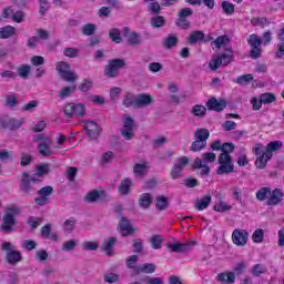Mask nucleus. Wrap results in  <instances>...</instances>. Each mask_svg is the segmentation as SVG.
Returning <instances> with one entry per match:
<instances>
[{
    "label": "nucleus",
    "mask_w": 284,
    "mask_h": 284,
    "mask_svg": "<svg viewBox=\"0 0 284 284\" xmlns=\"http://www.w3.org/2000/svg\"><path fill=\"white\" fill-rule=\"evenodd\" d=\"M57 70L59 72V74L61 75V78L64 81H68L69 83H74V81H77V79H79L77 73H74L72 70H70V64L65 61L58 62Z\"/></svg>",
    "instance_id": "obj_6"
},
{
    "label": "nucleus",
    "mask_w": 284,
    "mask_h": 284,
    "mask_svg": "<svg viewBox=\"0 0 284 284\" xmlns=\"http://www.w3.org/2000/svg\"><path fill=\"white\" fill-rule=\"evenodd\" d=\"M281 201H283V191L281 189H275L270 194L267 205H278Z\"/></svg>",
    "instance_id": "obj_17"
},
{
    "label": "nucleus",
    "mask_w": 284,
    "mask_h": 284,
    "mask_svg": "<svg viewBox=\"0 0 284 284\" xmlns=\"http://www.w3.org/2000/svg\"><path fill=\"white\" fill-rule=\"evenodd\" d=\"M176 43H179V39L176 38V36L174 34H170L169 37H166L164 39L163 45L170 50V48H174V45H176Z\"/></svg>",
    "instance_id": "obj_39"
},
{
    "label": "nucleus",
    "mask_w": 284,
    "mask_h": 284,
    "mask_svg": "<svg viewBox=\"0 0 284 284\" xmlns=\"http://www.w3.org/2000/svg\"><path fill=\"white\" fill-rule=\"evenodd\" d=\"M247 43L251 45V48H261V45H263V41L261 38H258V36H256V33L250 36Z\"/></svg>",
    "instance_id": "obj_38"
},
{
    "label": "nucleus",
    "mask_w": 284,
    "mask_h": 284,
    "mask_svg": "<svg viewBox=\"0 0 284 284\" xmlns=\"http://www.w3.org/2000/svg\"><path fill=\"white\" fill-rule=\"evenodd\" d=\"M148 170H150L148 162L138 163L133 168V173L135 176H145V174H148Z\"/></svg>",
    "instance_id": "obj_22"
},
{
    "label": "nucleus",
    "mask_w": 284,
    "mask_h": 284,
    "mask_svg": "<svg viewBox=\"0 0 284 284\" xmlns=\"http://www.w3.org/2000/svg\"><path fill=\"white\" fill-rule=\"evenodd\" d=\"M2 250L7 252V261L11 265H17V263H21L22 256L21 252L17 250V246L12 245L10 242L2 243Z\"/></svg>",
    "instance_id": "obj_5"
},
{
    "label": "nucleus",
    "mask_w": 284,
    "mask_h": 284,
    "mask_svg": "<svg viewBox=\"0 0 284 284\" xmlns=\"http://www.w3.org/2000/svg\"><path fill=\"white\" fill-rule=\"evenodd\" d=\"M183 174V171L181 170V168H179V164L173 165L172 170H171V178L176 181V179H181V175Z\"/></svg>",
    "instance_id": "obj_56"
},
{
    "label": "nucleus",
    "mask_w": 284,
    "mask_h": 284,
    "mask_svg": "<svg viewBox=\"0 0 284 284\" xmlns=\"http://www.w3.org/2000/svg\"><path fill=\"white\" fill-rule=\"evenodd\" d=\"M33 141L39 143L38 150L42 156H52L57 154V150L52 149V139H50V136H45L44 134H37L33 136Z\"/></svg>",
    "instance_id": "obj_2"
},
{
    "label": "nucleus",
    "mask_w": 284,
    "mask_h": 284,
    "mask_svg": "<svg viewBox=\"0 0 284 284\" xmlns=\"http://www.w3.org/2000/svg\"><path fill=\"white\" fill-rule=\"evenodd\" d=\"M247 239H250V233L246 230L235 229L232 233V241L239 247L247 245Z\"/></svg>",
    "instance_id": "obj_9"
},
{
    "label": "nucleus",
    "mask_w": 284,
    "mask_h": 284,
    "mask_svg": "<svg viewBox=\"0 0 284 284\" xmlns=\"http://www.w3.org/2000/svg\"><path fill=\"white\" fill-rule=\"evenodd\" d=\"M209 163H214V153H204L202 160L196 158L193 163V169L201 170V176H207V174H210Z\"/></svg>",
    "instance_id": "obj_3"
},
{
    "label": "nucleus",
    "mask_w": 284,
    "mask_h": 284,
    "mask_svg": "<svg viewBox=\"0 0 284 284\" xmlns=\"http://www.w3.org/2000/svg\"><path fill=\"white\" fill-rule=\"evenodd\" d=\"M139 205L140 207L148 210V207L152 205V195L150 193L141 194L139 199Z\"/></svg>",
    "instance_id": "obj_27"
},
{
    "label": "nucleus",
    "mask_w": 284,
    "mask_h": 284,
    "mask_svg": "<svg viewBox=\"0 0 284 284\" xmlns=\"http://www.w3.org/2000/svg\"><path fill=\"white\" fill-rule=\"evenodd\" d=\"M41 175L36 171L33 175H28V173H22V184L21 190L23 192H30V182L31 183H41Z\"/></svg>",
    "instance_id": "obj_11"
},
{
    "label": "nucleus",
    "mask_w": 284,
    "mask_h": 284,
    "mask_svg": "<svg viewBox=\"0 0 284 284\" xmlns=\"http://www.w3.org/2000/svg\"><path fill=\"white\" fill-rule=\"evenodd\" d=\"M263 45H270V43H272V31H265L262 34V39H261Z\"/></svg>",
    "instance_id": "obj_62"
},
{
    "label": "nucleus",
    "mask_w": 284,
    "mask_h": 284,
    "mask_svg": "<svg viewBox=\"0 0 284 284\" xmlns=\"http://www.w3.org/2000/svg\"><path fill=\"white\" fill-rule=\"evenodd\" d=\"M19 214V207L11 206L6 210L4 216H3V224L1 225L3 232H11L12 227H14V224L17 223V215Z\"/></svg>",
    "instance_id": "obj_4"
},
{
    "label": "nucleus",
    "mask_w": 284,
    "mask_h": 284,
    "mask_svg": "<svg viewBox=\"0 0 284 284\" xmlns=\"http://www.w3.org/2000/svg\"><path fill=\"white\" fill-rule=\"evenodd\" d=\"M262 53H263V49H261V47H251V51H250L251 59H261Z\"/></svg>",
    "instance_id": "obj_58"
},
{
    "label": "nucleus",
    "mask_w": 284,
    "mask_h": 284,
    "mask_svg": "<svg viewBox=\"0 0 284 284\" xmlns=\"http://www.w3.org/2000/svg\"><path fill=\"white\" fill-rule=\"evenodd\" d=\"M114 243H116L114 237H110L104 242V252H106L108 256L112 255V247H114Z\"/></svg>",
    "instance_id": "obj_50"
},
{
    "label": "nucleus",
    "mask_w": 284,
    "mask_h": 284,
    "mask_svg": "<svg viewBox=\"0 0 284 284\" xmlns=\"http://www.w3.org/2000/svg\"><path fill=\"white\" fill-rule=\"evenodd\" d=\"M83 123V128L88 136H90V139H99L101 134V129L99 128V124H97V122L93 121H87Z\"/></svg>",
    "instance_id": "obj_13"
},
{
    "label": "nucleus",
    "mask_w": 284,
    "mask_h": 284,
    "mask_svg": "<svg viewBox=\"0 0 284 284\" xmlns=\"http://www.w3.org/2000/svg\"><path fill=\"white\" fill-rule=\"evenodd\" d=\"M216 281H219V283L232 284L234 283V281H236V275L234 274V272L220 273L216 276Z\"/></svg>",
    "instance_id": "obj_19"
},
{
    "label": "nucleus",
    "mask_w": 284,
    "mask_h": 284,
    "mask_svg": "<svg viewBox=\"0 0 284 284\" xmlns=\"http://www.w3.org/2000/svg\"><path fill=\"white\" fill-rule=\"evenodd\" d=\"M123 105H125V108H136V97H134L132 93H126L124 97Z\"/></svg>",
    "instance_id": "obj_41"
},
{
    "label": "nucleus",
    "mask_w": 284,
    "mask_h": 284,
    "mask_svg": "<svg viewBox=\"0 0 284 284\" xmlns=\"http://www.w3.org/2000/svg\"><path fill=\"white\" fill-rule=\"evenodd\" d=\"M132 186V180L125 178L124 180L121 181L118 192L119 194H122V196H125L126 194H130V187Z\"/></svg>",
    "instance_id": "obj_21"
},
{
    "label": "nucleus",
    "mask_w": 284,
    "mask_h": 284,
    "mask_svg": "<svg viewBox=\"0 0 284 284\" xmlns=\"http://www.w3.org/2000/svg\"><path fill=\"white\" fill-rule=\"evenodd\" d=\"M271 159H267L266 153L264 152L262 155H258V158L255 160V166L258 168V170H265V166L267 165V161Z\"/></svg>",
    "instance_id": "obj_37"
},
{
    "label": "nucleus",
    "mask_w": 284,
    "mask_h": 284,
    "mask_svg": "<svg viewBox=\"0 0 284 284\" xmlns=\"http://www.w3.org/2000/svg\"><path fill=\"white\" fill-rule=\"evenodd\" d=\"M253 276H261L262 274H265L267 272V267H265L264 264H255L252 268Z\"/></svg>",
    "instance_id": "obj_44"
},
{
    "label": "nucleus",
    "mask_w": 284,
    "mask_h": 284,
    "mask_svg": "<svg viewBox=\"0 0 284 284\" xmlns=\"http://www.w3.org/2000/svg\"><path fill=\"white\" fill-rule=\"evenodd\" d=\"M253 79L254 77H252V74H244L236 79V83H239V85H247V83H250V81Z\"/></svg>",
    "instance_id": "obj_55"
},
{
    "label": "nucleus",
    "mask_w": 284,
    "mask_h": 284,
    "mask_svg": "<svg viewBox=\"0 0 284 284\" xmlns=\"http://www.w3.org/2000/svg\"><path fill=\"white\" fill-rule=\"evenodd\" d=\"M0 125L4 130H19V128H21V125H23V121L12 119V118H9V116H2L0 119Z\"/></svg>",
    "instance_id": "obj_12"
},
{
    "label": "nucleus",
    "mask_w": 284,
    "mask_h": 284,
    "mask_svg": "<svg viewBox=\"0 0 284 284\" xmlns=\"http://www.w3.org/2000/svg\"><path fill=\"white\" fill-rule=\"evenodd\" d=\"M129 29L124 28V37L128 38V42L131 43V45H136L139 43H141V40L139 39V34H136L135 32L133 33H128Z\"/></svg>",
    "instance_id": "obj_34"
},
{
    "label": "nucleus",
    "mask_w": 284,
    "mask_h": 284,
    "mask_svg": "<svg viewBox=\"0 0 284 284\" xmlns=\"http://www.w3.org/2000/svg\"><path fill=\"white\" fill-rule=\"evenodd\" d=\"M77 90V85L65 87L63 90L60 91L59 97L60 99H68V97H71L72 93Z\"/></svg>",
    "instance_id": "obj_46"
},
{
    "label": "nucleus",
    "mask_w": 284,
    "mask_h": 284,
    "mask_svg": "<svg viewBox=\"0 0 284 284\" xmlns=\"http://www.w3.org/2000/svg\"><path fill=\"white\" fill-rule=\"evenodd\" d=\"M75 225H77V220H74L73 217L65 220L63 223L64 234H72V232H74Z\"/></svg>",
    "instance_id": "obj_31"
},
{
    "label": "nucleus",
    "mask_w": 284,
    "mask_h": 284,
    "mask_svg": "<svg viewBox=\"0 0 284 284\" xmlns=\"http://www.w3.org/2000/svg\"><path fill=\"white\" fill-rule=\"evenodd\" d=\"M261 103L263 105H267L270 103H274L276 101V95L274 93H262L260 95Z\"/></svg>",
    "instance_id": "obj_36"
},
{
    "label": "nucleus",
    "mask_w": 284,
    "mask_h": 284,
    "mask_svg": "<svg viewBox=\"0 0 284 284\" xmlns=\"http://www.w3.org/2000/svg\"><path fill=\"white\" fill-rule=\"evenodd\" d=\"M211 202H212V197L209 195H205L204 197H202L195 203V207L201 212L203 210H206L207 205H210Z\"/></svg>",
    "instance_id": "obj_33"
},
{
    "label": "nucleus",
    "mask_w": 284,
    "mask_h": 284,
    "mask_svg": "<svg viewBox=\"0 0 284 284\" xmlns=\"http://www.w3.org/2000/svg\"><path fill=\"white\" fill-rule=\"evenodd\" d=\"M82 250L85 252H95V250H99V243L90 241L83 242Z\"/></svg>",
    "instance_id": "obj_47"
},
{
    "label": "nucleus",
    "mask_w": 284,
    "mask_h": 284,
    "mask_svg": "<svg viewBox=\"0 0 284 284\" xmlns=\"http://www.w3.org/2000/svg\"><path fill=\"white\" fill-rule=\"evenodd\" d=\"M229 43H230L229 36H220L214 40V45L217 50H221V48H227Z\"/></svg>",
    "instance_id": "obj_30"
},
{
    "label": "nucleus",
    "mask_w": 284,
    "mask_h": 284,
    "mask_svg": "<svg viewBox=\"0 0 284 284\" xmlns=\"http://www.w3.org/2000/svg\"><path fill=\"white\" fill-rule=\"evenodd\" d=\"M192 245H196V242H189L185 244L180 243V242H169L166 244V247L171 252L181 253V252H187L190 250V247H192Z\"/></svg>",
    "instance_id": "obj_14"
},
{
    "label": "nucleus",
    "mask_w": 284,
    "mask_h": 284,
    "mask_svg": "<svg viewBox=\"0 0 284 284\" xmlns=\"http://www.w3.org/2000/svg\"><path fill=\"white\" fill-rule=\"evenodd\" d=\"M134 128H136L134 119L128 114L123 115V128L121 130V134L125 141L134 139Z\"/></svg>",
    "instance_id": "obj_7"
},
{
    "label": "nucleus",
    "mask_w": 284,
    "mask_h": 284,
    "mask_svg": "<svg viewBox=\"0 0 284 284\" xmlns=\"http://www.w3.org/2000/svg\"><path fill=\"white\" fill-rule=\"evenodd\" d=\"M207 145V142L201 140H194L190 146L191 152H201Z\"/></svg>",
    "instance_id": "obj_43"
},
{
    "label": "nucleus",
    "mask_w": 284,
    "mask_h": 284,
    "mask_svg": "<svg viewBox=\"0 0 284 284\" xmlns=\"http://www.w3.org/2000/svg\"><path fill=\"white\" fill-rule=\"evenodd\" d=\"M225 108H227V101H225L224 99H214V112H223Z\"/></svg>",
    "instance_id": "obj_48"
},
{
    "label": "nucleus",
    "mask_w": 284,
    "mask_h": 284,
    "mask_svg": "<svg viewBox=\"0 0 284 284\" xmlns=\"http://www.w3.org/2000/svg\"><path fill=\"white\" fill-rule=\"evenodd\" d=\"M215 212H220L221 214H225L227 212H232V205L225 200H220L217 203L214 205Z\"/></svg>",
    "instance_id": "obj_23"
},
{
    "label": "nucleus",
    "mask_w": 284,
    "mask_h": 284,
    "mask_svg": "<svg viewBox=\"0 0 284 284\" xmlns=\"http://www.w3.org/2000/svg\"><path fill=\"white\" fill-rule=\"evenodd\" d=\"M283 148L282 141L270 142L265 148L266 159H272L273 152H278Z\"/></svg>",
    "instance_id": "obj_16"
},
{
    "label": "nucleus",
    "mask_w": 284,
    "mask_h": 284,
    "mask_svg": "<svg viewBox=\"0 0 284 284\" xmlns=\"http://www.w3.org/2000/svg\"><path fill=\"white\" fill-rule=\"evenodd\" d=\"M109 37L114 43H121V32L119 29H111Z\"/></svg>",
    "instance_id": "obj_54"
},
{
    "label": "nucleus",
    "mask_w": 284,
    "mask_h": 284,
    "mask_svg": "<svg viewBox=\"0 0 284 284\" xmlns=\"http://www.w3.org/2000/svg\"><path fill=\"white\" fill-rule=\"evenodd\" d=\"M232 57H234L232 49H224V52L220 53L217 58L214 59V70H217L221 65H230V63H232Z\"/></svg>",
    "instance_id": "obj_8"
},
{
    "label": "nucleus",
    "mask_w": 284,
    "mask_h": 284,
    "mask_svg": "<svg viewBox=\"0 0 284 284\" xmlns=\"http://www.w3.org/2000/svg\"><path fill=\"white\" fill-rule=\"evenodd\" d=\"M176 26L178 28H182V30H187V28H190V21H187L186 18L179 17L176 20Z\"/></svg>",
    "instance_id": "obj_63"
},
{
    "label": "nucleus",
    "mask_w": 284,
    "mask_h": 284,
    "mask_svg": "<svg viewBox=\"0 0 284 284\" xmlns=\"http://www.w3.org/2000/svg\"><path fill=\"white\" fill-rule=\"evenodd\" d=\"M206 113H207V108H205V105L195 104L191 109V114H193V116H199L200 119H203V116H205Z\"/></svg>",
    "instance_id": "obj_29"
},
{
    "label": "nucleus",
    "mask_w": 284,
    "mask_h": 284,
    "mask_svg": "<svg viewBox=\"0 0 284 284\" xmlns=\"http://www.w3.org/2000/svg\"><path fill=\"white\" fill-rule=\"evenodd\" d=\"M193 139L207 143V139H210V131L207 129H196L193 134Z\"/></svg>",
    "instance_id": "obj_25"
},
{
    "label": "nucleus",
    "mask_w": 284,
    "mask_h": 284,
    "mask_svg": "<svg viewBox=\"0 0 284 284\" xmlns=\"http://www.w3.org/2000/svg\"><path fill=\"white\" fill-rule=\"evenodd\" d=\"M83 114H85V105L74 104L73 116H83Z\"/></svg>",
    "instance_id": "obj_59"
},
{
    "label": "nucleus",
    "mask_w": 284,
    "mask_h": 284,
    "mask_svg": "<svg viewBox=\"0 0 284 284\" xmlns=\"http://www.w3.org/2000/svg\"><path fill=\"white\" fill-rule=\"evenodd\" d=\"M120 231L122 236H130L134 232L132 224L125 217H122L120 221Z\"/></svg>",
    "instance_id": "obj_18"
},
{
    "label": "nucleus",
    "mask_w": 284,
    "mask_h": 284,
    "mask_svg": "<svg viewBox=\"0 0 284 284\" xmlns=\"http://www.w3.org/2000/svg\"><path fill=\"white\" fill-rule=\"evenodd\" d=\"M22 247L24 250H28V252H32V250L37 248V242H34L32 240H24L22 243Z\"/></svg>",
    "instance_id": "obj_60"
},
{
    "label": "nucleus",
    "mask_w": 284,
    "mask_h": 284,
    "mask_svg": "<svg viewBox=\"0 0 284 284\" xmlns=\"http://www.w3.org/2000/svg\"><path fill=\"white\" fill-rule=\"evenodd\" d=\"M222 10L226 14H232L234 12V4L232 2L223 1L222 2Z\"/></svg>",
    "instance_id": "obj_61"
},
{
    "label": "nucleus",
    "mask_w": 284,
    "mask_h": 284,
    "mask_svg": "<svg viewBox=\"0 0 284 284\" xmlns=\"http://www.w3.org/2000/svg\"><path fill=\"white\" fill-rule=\"evenodd\" d=\"M41 217H29L28 219V224L32 230H36V227L41 225Z\"/></svg>",
    "instance_id": "obj_64"
},
{
    "label": "nucleus",
    "mask_w": 284,
    "mask_h": 284,
    "mask_svg": "<svg viewBox=\"0 0 284 284\" xmlns=\"http://www.w3.org/2000/svg\"><path fill=\"white\" fill-rule=\"evenodd\" d=\"M251 23L253 26H260L261 28H265V26H270V21L267 18H252Z\"/></svg>",
    "instance_id": "obj_53"
},
{
    "label": "nucleus",
    "mask_w": 284,
    "mask_h": 284,
    "mask_svg": "<svg viewBox=\"0 0 284 284\" xmlns=\"http://www.w3.org/2000/svg\"><path fill=\"white\" fill-rule=\"evenodd\" d=\"M101 199H105V191H90L87 194V201L89 203H94L97 201H101Z\"/></svg>",
    "instance_id": "obj_24"
},
{
    "label": "nucleus",
    "mask_w": 284,
    "mask_h": 284,
    "mask_svg": "<svg viewBox=\"0 0 284 284\" xmlns=\"http://www.w3.org/2000/svg\"><path fill=\"white\" fill-rule=\"evenodd\" d=\"M77 240H69L63 242L61 247L62 252H73V250L77 247Z\"/></svg>",
    "instance_id": "obj_45"
},
{
    "label": "nucleus",
    "mask_w": 284,
    "mask_h": 284,
    "mask_svg": "<svg viewBox=\"0 0 284 284\" xmlns=\"http://www.w3.org/2000/svg\"><path fill=\"white\" fill-rule=\"evenodd\" d=\"M17 29L12 26H7L0 28V39H10V37H14Z\"/></svg>",
    "instance_id": "obj_26"
},
{
    "label": "nucleus",
    "mask_w": 284,
    "mask_h": 284,
    "mask_svg": "<svg viewBox=\"0 0 284 284\" xmlns=\"http://www.w3.org/2000/svg\"><path fill=\"white\" fill-rule=\"evenodd\" d=\"M155 270L156 266L154 264H143L134 268L131 276H136V274H141V272H143L144 274H152Z\"/></svg>",
    "instance_id": "obj_20"
},
{
    "label": "nucleus",
    "mask_w": 284,
    "mask_h": 284,
    "mask_svg": "<svg viewBox=\"0 0 284 284\" xmlns=\"http://www.w3.org/2000/svg\"><path fill=\"white\" fill-rule=\"evenodd\" d=\"M36 172L38 173V176H45L48 172H50V164H39L36 166Z\"/></svg>",
    "instance_id": "obj_49"
},
{
    "label": "nucleus",
    "mask_w": 284,
    "mask_h": 284,
    "mask_svg": "<svg viewBox=\"0 0 284 284\" xmlns=\"http://www.w3.org/2000/svg\"><path fill=\"white\" fill-rule=\"evenodd\" d=\"M169 205V202H168V197L163 196V195H160L156 197L155 200V207L156 210H159L160 212H163V210H165Z\"/></svg>",
    "instance_id": "obj_35"
},
{
    "label": "nucleus",
    "mask_w": 284,
    "mask_h": 284,
    "mask_svg": "<svg viewBox=\"0 0 284 284\" xmlns=\"http://www.w3.org/2000/svg\"><path fill=\"white\" fill-rule=\"evenodd\" d=\"M95 30H97V26L92 23L85 24L82 28V32L83 34H85V37H91V34H94Z\"/></svg>",
    "instance_id": "obj_57"
},
{
    "label": "nucleus",
    "mask_w": 284,
    "mask_h": 284,
    "mask_svg": "<svg viewBox=\"0 0 284 284\" xmlns=\"http://www.w3.org/2000/svg\"><path fill=\"white\" fill-rule=\"evenodd\" d=\"M149 243H151L152 250H161L163 247V235L151 236Z\"/></svg>",
    "instance_id": "obj_28"
},
{
    "label": "nucleus",
    "mask_w": 284,
    "mask_h": 284,
    "mask_svg": "<svg viewBox=\"0 0 284 284\" xmlns=\"http://www.w3.org/2000/svg\"><path fill=\"white\" fill-rule=\"evenodd\" d=\"M272 194V190L270 187H262L256 192V199L257 201H265L267 196Z\"/></svg>",
    "instance_id": "obj_42"
},
{
    "label": "nucleus",
    "mask_w": 284,
    "mask_h": 284,
    "mask_svg": "<svg viewBox=\"0 0 284 284\" xmlns=\"http://www.w3.org/2000/svg\"><path fill=\"white\" fill-rule=\"evenodd\" d=\"M203 39H205L203 31H193L189 36V43H199V41H203Z\"/></svg>",
    "instance_id": "obj_32"
},
{
    "label": "nucleus",
    "mask_w": 284,
    "mask_h": 284,
    "mask_svg": "<svg viewBox=\"0 0 284 284\" xmlns=\"http://www.w3.org/2000/svg\"><path fill=\"white\" fill-rule=\"evenodd\" d=\"M154 99L150 94H140L135 97V108H146V105H152Z\"/></svg>",
    "instance_id": "obj_15"
},
{
    "label": "nucleus",
    "mask_w": 284,
    "mask_h": 284,
    "mask_svg": "<svg viewBox=\"0 0 284 284\" xmlns=\"http://www.w3.org/2000/svg\"><path fill=\"white\" fill-rule=\"evenodd\" d=\"M125 65V61L121 59L111 60L110 63L105 67L104 74L111 79L119 74V69Z\"/></svg>",
    "instance_id": "obj_10"
},
{
    "label": "nucleus",
    "mask_w": 284,
    "mask_h": 284,
    "mask_svg": "<svg viewBox=\"0 0 284 284\" xmlns=\"http://www.w3.org/2000/svg\"><path fill=\"white\" fill-rule=\"evenodd\" d=\"M151 26L153 28H163L165 26V19L163 16H158L151 19Z\"/></svg>",
    "instance_id": "obj_51"
},
{
    "label": "nucleus",
    "mask_w": 284,
    "mask_h": 284,
    "mask_svg": "<svg viewBox=\"0 0 284 284\" xmlns=\"http://www.w3.org/2000/svg\"><path fill=\"white\" fill-rule=\"evenodd\" d=\"M28 74H30V65L22 64L18 68V75L21 79H28Z\"/></svg>",
    "instance_id": "obj_52"
},
{
    "label": "nucleus",
    "mask_w": 284,
    "mask_h": 284,
    "mask_svg": "<svg viewBox=\"0 0 284 284\" xmlns=\"http://www.w3.org/2000/svg\"><path fill=\"white\" fill-rule=\"evenodd\" d=\"M232 152H234V145L226 144L223 148V153H220L217 158L219 166L216 174L220 176L232 174L234 172V162L232 161Z\"/></svg>",
    "instance_id": "obj_1"
},
{
    "label": "nucleus",
    "mask_w": 284,
    "mask_h": 284,
    "mask_svg": "<svg viewBox=\"0 0 284 284\" xmlns=\"http://www.w3.org/2000/svg\"><path fill=\"white\" fill-rule=\"evenodd\" d=\"M264 239H265V231L263 229H257L254 231L252 235L253 243H263Z\"/></svg>",
    "instance_id": "obj_40"
}]
</instances>
